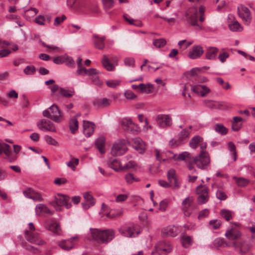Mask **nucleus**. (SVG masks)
<instances>
[{
    "instance_id": "nucleus-33",
    "label": "nucleus",
    "mask_w": 255,
    "mask_h": 255,
    "mask_svg": "<svg viewBox=\"0 0 255 255\" xmlns=\"http://www.w3.org/2000/svg\"><path fill=\"white\" fill-rule=\"evenodd\" d=\"M95 46L99 49H103L105 47V37L94 35L93 37Z\"/></svg>"
},
{
    "instance_id": "nucleus-4",
    "label": "nucleus",
    "mask_w": 255,
    "mask_h": 255,
    "mask_svg": "<svg viewBox=\"0 0 255 255\" xmlns=\"http://www.w3.org/2000/svg\"><path fill=\"white\" fill-rule=\"evenodd\" d=\"M119 231L122 236L128 238L135 237L140 233L138 226L132 223L127 224L121 226L119 229Z\"/></svg>"
},
{
    "instance_id": "nucleus-5",
    "label": "nucleus",
    "mask_w": 255,
    "mask_h": 255,
    "mask_svg": "<svg viewBox=\"0 0 255 255\" xmlns=\"http://www.w3.org/2000/svg\"><path fill=\"white\" fill-rule=\"evenodd\" d=\"M172 250V245L169 242L161 241L155 244L151 255H167Z\"/></svg>"
},
{
    "instance_id": "nucleus-15",
    "label": "nucleus",
    "mask_w": 255,
    "mask_h": 255,
    "mask_svg": "<svg viewBox=\"0 0 255 255\" xmlns=\"http://www.w3.org/2000/svg\"><path fill=\"white\" fill-rule=\"evenodd\" d=\"M193 198L188 196L186 197L182 202L181 209L184 214L186 217H189L192 212V204L193 203Z\"/></svg>"
},
{
    "instance_id": "nucleus-29",
    "label": "nucleus",
    "mask_w": 255,
    "mask_h": 255,
    "mask_svg": "<svg viewBox=\"0 0 255 255\" xmlns=\"http://www.w3.org/2000/svg\"><path fill=\"white\" fill-rule=\"evenodd\" d=\"M45 227L48 230L51 231L56 235H60L62 233L59 225L56 223H47L46 224Z\"/></svg>"
},
{
    "instance_id": "nucleus-9",
    "label": "nucleus",
    "mask_w": 255,
    "mask_h": 255,
    "mask_svg": "<svg viewBox=\"0 0 255 255\" xmlns=\"http://www.w3.org/2000/svg\"><path fill=\"white\" fill-rule=\"evenodd\" d=\"M196 193L199 195L197 201L199 204H203L209 200V188L207 186L200 185L196 188Z\"/></svg>"
},
{
    "instance_id": "nucleus-20",
    "label": "nucleus",
    "mask_w": 255,
    "mask_h": 255,
    "mask_svg": "<svg viewBox=\"0 0 255 255\" xmlns=\"http://www.w3.org/2000/svg\"><path fill=\"white\" fill-rule=\"evenodd\" d=\"M204 53L203 47L200 45H194L188 54V57L192 59L200 58Z\"/></svg>"
},
{
    "instance_id": "nucleus-14",
    "label": "nucleus",
    "mask_w": 255,
    "mask_h": 255,
    "mask_svg": "<svg viewBox=\"0 0 255 255\" xmlns=\"http://www.w3.org/2000/svg\"><path fill=\"white\" fill-rule=\"evenodd\" d=\"M156 121L157 125L163 128L170 127L172 124V118L168 115H158L156 118Z\"/></svg>"
},
{
    "instance_id": "nucleus-58",
    "label": "nucleus",
    "mask_w": 255,
    "mask_h": 255,
    "mask_svg": "<svg viewBox=\"0 0 255 255\" xmlns=\"http://www.w3.org/2000/svg\"><path fill=\"white\" fill-rule=\"evenodd\" d=\"M34 191L31 188H27L23 191V195L28 198L31 199Z\"/></svg>"
},
{
    "instance_id": "nucleus-22",
    "label": "nucleus",
    "mask_w": 255,
    "mask_h": 255,
    "mask_svg": "<svg viewBox=\"0 0 255 255\" xmlns=\"http://www.w3.org/2000/svg\"><path fill=\"white\" fill-rule=\"evenodd\" d=\"M232 246L234 247L235 250H239V253L241 255L245 254L250 250V246L244 242H234Z\"/></svg>"
},
{
    "instance_id": "nucleus-52",
    "label": "nucleus",
    "mask_w": 255,
    "mask_h": 255,
    "mask_svg": "<svg viewBox=\"0 0 255 255\" xmlns=\"http://www.w3.org/2000/svg\"><path fill=\"white\" fill-rule=\"evenodd\" d=\"M125 179L128 183H132L133 181L137 182L139 180L138 178L134 177L131 173L127 174L125 176Z\"/></svg>"
},
{
    "instance_id": "nucleus-41",
    "label": "nucleus",
    "mask_w": 255,
    "mask_h": 255,
    "mask_svg": "<svg viewBox=\"0 0 255 255\" xmlns=\"http://www.w3.org/2000/svg\"><path fill=\"white\" fill-rule=\"evenodd\" d=\"M203 141L202 137L196 135L194 136L189 142V145L192 148H196L198 144Z\"/></svg>"
},
{
    "instance_id": "nucleus-62",
    "label": "nucleus",
    "mask_w": 255,
    "mask_h": 255,
    "mask_svg": "<svg viewBox=\"0 0 255 255\" xmlns=\"http://www.w3.org/2000/svg\"><path fill=\"white\" fill-rule=\"evenodd\" d=\"M135 164L133 161H129L124 164H122V170L131 168L134 166Z\"/></svg>"
},
{
    "instance_id": "nucleus-18",
    "label": "nucleus",
    "mask_w": 255,
    "mask_h": 255,
    "mask_svg": "<svg viewBox=\"0 0 255 255\" xmlns=\"http://www.w3.org/2000/svg\"><path fill=\"white\" fill-rule=\"evenodd\" d=\"M55 200L58 206H63L67 209H69L71 207V204L70 202V198L67 196L58 194L55 196Z\"/></svg>"
},
{
    "instance_id": "nucleus-57",
    "label": "nucleus",
    "mask_w": 255,
    "mask_h": 255,
    "mask_svg": "<svg viewBox=\"0 0 255 255\" xmlns=\"http://www.w3.org/2000/svg\"><path fill=\"white\" fill-rule=\"evenodd\" d=\"M168 205V202L167 200H163L160 202L159 210L162 212H164Z\"/></svg>"
},
{
    "instance_id": "nucleus-13",
    "label": "nucleus",
    "mask_w": 255,
    "mask_h": 255,
    "mask_svg": "<svg viewBox=\"0 0 255 255\" xmlns=\"http://www.w3.org/2000/svg\"><path fill=\"white\" fill-rule=\"evenodd\" d=\"M190 134L189 129H184L181 130L178 134L177 139H171L169 143L172 146H177L181 144L186 142Z\"/></svg>"
},
{
    "instance_id": "nucleus-53",
    "label": "nucleus",
    "mask_w": 255,
    "mask_h": 255,
    "mask_svg": "<svg viewBox=\"0 0 255 255\" xmlns=\"http://www.w3.org/2000/svg\"><path fill=\"white\" fill-rule=\"evenodd\" d=\"M45 141L46 142L49 144L54 146L58 145V143L56 141L55 139L52 137L50 136L46 135L44 137Z\"/></svg>"
},
{
    "instance_id": "nucleus-28",
    "label": "nucleus",
    "mask_w": 255,
    "mask_h": 255,
    "mask_svg": "<svg viewBox=\"0 0 255 255\" xmlns=\"http://www.w3.org/2000/svg\"><path fill=\"white\" fill-rule=\"evenodd\" d=\"M108 166L116 171L122 170V162L117 159L111 158L108 161Z\"/></svg>"
},
{
    "instance_id": "nucleus-8",
    "label": "nucleus",
    "mask_w": 255,
    "mask_h": 255,
    "mask_svg": "<svg viewBox=\"0 0 255 255\" xmlns=\"http://www.w3.org/2000/svg\"><path fill=\"white\" fill-rule=\"evenodd\" d=\"M127 149L128 147L126 141L119 140L114 143L111 152L113 156H120L124 154Z\"/></svg>"
},
{
    "instance_id": "nucleus-50",
    "label": "nucleus",
    "mask_w": 255,
    "mask_h": 255,
    "mask_svg": "<svg viewBox=\"0 0 255 255\" xmlns=\"http://www.w3.org/2000/svg\"><path fill=\"white\" fill-rule=\"evenodd\" d=\"M221 225V222L219 220H211L209 222V225L210 227L213 229H218L220 228Z\"/></svg>"
},
{
    "instance_id": "nucleus-39",
    "label": "nucleus",
    "mask_w": 255,
    "mask_h": 255,
    "mask_svg": "<svg viewBox=\"0 0 255 255\" xmlns=\"http://www.w3.org/2000/svg\"><path fill=\"white\" fill-rule=\"evenodd\" d=\"M102 64L103 66L108 70V71H113L114 70L115 67L114 65L110 62L109 58L107 55H104L102 61Z\"/></svg>"
},
{
    "instance_id": "nucleus-26",
    "label": "nucleus",
    "mask_w": 255,
    "mask_h": 255,
    "mask_svg": "<svg viewBox=\"0 0 255 255\" xmlns=\"http://www.w3.org/2000/svg\"><path fill=\"white\" fill-rule=\"evenodd\" d=\"M95 125L89 121H83V133L87 137H90L93 133Z\"/></svg>"
},
{
    "instance_id": "nucleus-64",
    "label": "nucleus",
    "mask_w": 255,
    "mask_h": 255,
    "mask_svg": "<svg viewBox=\"0 0 255 255\" xmlns=\"http://www.w3.org/2000/svg\"><path fill=\"white\" fill-rule=\"evenodd\" d=\"M45 20L46 18L43 16L40 15L35 19V22L40 25H44Z\"/></svg>"
},
{
    "instance_id": "nucleus-1",
    "label": "nucleus",
    "mask_w": 255,
    "mask_h": 255,
    "mask_svg": "<svg viewBox=\"0 0 255 255\" xmlns=\"http://www.w3.org/2000/svg\"><path fill=\"white\" fill-rule=\"evenodd\" d=\"M205 7L203 5H200L199 8L196 6H193L189 8L185 14L186 19L187 22L192 26H197L200 29H202V26H200L198 23V13H199V20L203 22L205 20Z\"/></svg>"
},
{
    "instance_id": "nucleus-42",
    "label": "nucleus",
    "mask_w": 255,
    "mask_h": 255,
    "mask_svg": "<svg viewBox=\"0 0 255 255\" xmlns=\"http://www.w3.org/2000/svg\"><path fill=\"white\" fill-rule=\"evenodd\" d=\"M214 130L221 135H225L228 132V129L221 124H217L214 126Z\"/></svg>"
},
{
    "instance_id": "nucleus-49",
    "label": "nucleus",
    "mask_w": 255,
    "mask_h": 255,
    "mask_svg": "<svg viewBox=\"0 0 255 255\" xmlns=\"http://www.w3.org/2000/svg\"><path fill=\"white\" fill-rule=\"evenodd\" d=\"M65 59L64 63H65L66 65L72 68L75 67V61L71 57L65 55Z\"/></svg>"
},
{
    "instance_id": "nucleus-31",
    "label": "nucleus",
    "mask_w": 255,
    "mask_h": 255,
    "mask_svg": "<svg viewBox=\"0 0 255 255\" xmlns=\"http://www.w3.org/2000/svg\"><path fill=\"white\" fill-rule=\"evenodd\" d=\"M181 241L182 246L185 248L190 247L193 243L192 237L186 235L184 234L181 235Z\"/></svg>"
},
{
    "instance_id": "nucleus-40",
    "label": "nucleus",
    "mask_w": 255,
    "mask_h": 255,
    "mask_svg": "<svg viewBox=\"0 0 255 255\" xmlns=\"http://www.w3.org/2000/svg\"><path fill=\"white\" fill-rule=\"evenodd\" d=\"M220 214L222 218L227 221H229L233 218V213L227 209H222L221 210Z\"/></svg>"
},
{
    "instance_id": "nucleus-44",
    "label": "nucleus",
    "mask_w": 255,
    "mask_h": 255,
    "mask_svg": "<svg viewBox=\"0 0 255 255\" xmlns=\"http://www.w3.org/2000/svg\"><path fill=\"white\" fill-rule=\"evenodd\" d=\"M233 179L235 180L237 185L239 186L245 187L249 182V180L243 177H237L234 176Z\"/></svg>"
},
{
    "instance_id": "nucleus-45",
    "label": "nucleus",
    "mask_w": 255,
    "mask_h": 255,
    "mask_svg": "<svg viewBox=\"0 0 255 255\" xmlns=\"http://www.w3.org/2000/svg\"><path fill=\"white\" fill-rule=\"evenodd\" d=\"M166 44V41L163 38L156 39H154L153 41V44L156 48L163 47Z\"/></svg>"
},
{
    "instance_id": "nucleus-7",
    "label": "nucleus",
    "mask_w": 255,
    "mask_h": 255,
    "mask_svg": "<svg viewBox=\"0 0 255 255\" xmlns=\"http://www.w3.org/2000/svg\"><path fill=\"white\" fill-rule=\"evenodd\" d=\"M4 154L3 158L9 162L15 161L18 156L12 151L9 145L0 142V154Z\"/></svg>"
},
{
    "instance_id": "nucleus-60",
    "label": "nucleus",
    "mask_w": 255,
    "mask_h": 255,
    "mask_svg": "<svg viewBox=\"0 0 255 255\" xmlns=\"http://www.w3.org/2000/svg\"><path fill=\"white\" fill-rule=\"evenodd\" d=\"M65 55L56 57L54 58L53 62L56 64L64 63Z\"/></svg>"
},
{
    "instance_id": "nucleus-24",
    "label": "nucleus",
    "mask_w": 255,
    "mask_h": 255,
    "mask_svg": "<svg viewBox=\"0 0 255 255\" xmlns=\"http://www.w3.org/2000/svg\"><path fill=\"white\" fill-rule=\"evenodd\" d=\"M132 145L134 148L140 153H143L145 149V143L139 137H136L132 139Z\"/></svg>"
},
{
    "instance_id": "nucleus-6",
    "label": "nucleus",
    "mask_w": 255,
    "mask_h": 255,
    "mask_svg": "<svg viewBox=\"0 0 255 255\" xmlns=\"http://www.w3.org/2000/svg\"><path fill=\"white\" fill-rule=\"evenodd\" d=\"M193 162L200 169L207 168L210 163V158L208 152H200L198 156L193 159Z\"/></svg>"
},
{
    "instance_id": "nucleus-10",
    "label": "nucleus",
    "mask_w": 255,
    "mask_h": 255,
    "mask_svg": "<svg viewBox=\"0 0 255 255\" xmlns=\"http://www.w3.org/2000/svg\"><path fill=\"white\" fill-rule=\"evenodd\" d=\"M238 13L244 24L248 26L249 25L252 19L249 9L245 6L241 5L238 7Z\"/></svg>"
},
{
    "instance_id": "nucleus-56",
    "label": "nucleus",
    "mask_w": 255,
    "mask_h": 255,
    "mask_svg": "<svg viewBox=\"0 0 255 255\" xmlns=\"http://www.w3.org/2000/svg\"><path fill=\"white\" fill-rule=\"evenodd\" d=\"M35 70V68L33 66H27L24 69V72L26 75H31L33 74Z\"/></svg>"
},
{
    "instance_id": "nucleus-55",
    "label": "nucleus",
    "mask_w": 255,
    "mask_h": 255,
    "mask_svg": "<svg viewBox=\"0 0 255 255\" xmlns=\"http://www.w3.org/2000/svg\"><path fill=\"white\" fill-rule=\"evenodd\" d=\"M66 19V16L65 15H62L61 16L56 17L54 19V25L55 26H58L62 23Z\"/></svg>"
},
{
    "instance_id": "nucleus-17",
    "label": "nucleus",
    "mask_w": 255,
    "mask_h": 255,
    "mask_svg": "<svg viewBox=\"0 0 255 255\" xmlns=\"http://www.w3.org/2000/svg\"><path fill=\"white\" fill-rule=\"evenodd\" d=\"M38 128L43 131L55 132L56 129L53 123L46 119H42L37 124Z\"/></svg>"
},
{
    "instance_id": "nucleus-51",
    "label": "nucleus",
    "mask_w": 255,
    "mask_h": 255,
    "mask_svg": "<svg viewBox=\"0 0 255 255\" xmlns=\"http://www.w3.org/2000/svg\"><path fill=\"white\" fill-rule=\"evenodd\" d=\"M216 197L220 200H225L227 198V196L222 189H218L216 192Z\"/></svg>"
},
{
    "instance_id": "nucleus-36",
    "label": "nucleus",
    "mask_w": 255,
    "mask_h": 255,
    "mask_svg": "<svg viewBox=\"0 0 255 255\" xmlns=\"http://www.w3.org/2000/svg\"><path fill=\"white\" fill-rule=\"evenodd\" d=\"M172 158L174 160H186L188 161L191 159V155L189 152L185 151L179 154L178 156L176 154H174Z\"/></svg>"
},
{
    "instance_id": "nucleus-30",
    "label": "nucleus",
    "mask_w": 255,
    "mask_h": 255,
    "mask_svg": "<svg viewBox=\"0 0 255 255\" xmlns=\"http://www.w3.org/2000/svg\"><path fill=\"white\" fill-rule=\"evenodd\" d=\"M219 49L215 47H210L207 48L206 52V58L209 60H215L216 58Z\"/></svg>"
},
{
    "instance_id": "nucleus-21",
    "label": "nucleus",
    "mask_w": 255,
    "mask_h": 255,
    "mask_svg": "<svg viewBox=\"0 0 255 255\" xmlns=\"http://www.w3.org/2000/svg\"><path fill=\"white\" fill-rule=\"evenodd\" d=\"M112 100L106 98L96 99L93 101V105L98 109H103L109 106Z\"/></svg>"
},
{
    "instance_id": "nucleus-23",
    "label": "nucleus",
    "mask_w": 255,
    "mask_h": 255,
    "mask_svg": "<svg viewBox=\"0 0 255 255\" xmlns=\"http://www.w3.org/2000/svg\"><path fill=\"white\" fill-rule=\"evenodd\" d=\"M167 179L169 182L174 184V188L178 189L180 184L178 182L175 170L173 168H170L167 172Z\"/></svg>"
},
{
    "instance_id": "nucleus-47",
    "label": "nucleus",
    "mask_w": 255,
    "mask_h": 255,
    "mask_svg": "<svg viewBox=\"0 0 255 255\" xmlns=\"http://www.w3.org/2000/svg\"><path fill=\"white\" fill-rule=\"evenodd\" d=\"M79 160L77 158H72L71 160L66 163V165L70 167L73 171L76 169V166L78 165Z\"/></svg>"
},
{
    "instance_id": "nucleus-35",
    "label": "nucleus",
    "mask_w": 255,
    "mask_h": 255,
    "mask_svg": "<svg viewBox=\"0 0 255 255\" xmlns=\"http://www.w3.org/2000/svg\"><path fill=\"white\" fill-rule=\"evenodd\" d=\"M79 123L76 117L70 119L69 123V129L72 133H75L78 129Z\"/></svg>"
},
{
    "instance_id": "nucleus-63",
    "label": "nucleus",
    "mask_w": 255,
    "mask_h": 255,
    "mask_svg": "<svg viewBox=\"0 0 255 255\" xmlns=\"http://www.w3.org/2000/svg\"><path fill=\"white\" fill-rule=\"evenodd\" d=\"M125 64L127 66L133 67L134 65V60L133 58L128 57L125 59Z\"/></svg>"
},
{
    "instance_id": "nucleus-12",
    "label": "nucleus",
    "mask_w": 255,
    "mask_h": 255,
    "mask_svg": "<svg viewBox=\"0 0 255 255\" xmlns=\"http://www.w3.org/2000/svg\"><path fill=\"white\" fill-rule=\"evenodd\" d=\"M182 230L180 226L170 225L163 228L161 231V235L163 237H176Z\"/></svg>"
},
{
    "instance_id": "nucleus-61",
    "label": "nucleus",
    "mask_w": 255,
    "mask_h": 255,
    "mask_svg": "<svg viewBox=\"0 0 255 255\" xmlns=\"http://www.w3.org/2000/svg\"><path fill=\"white\" fill-rule=\"evenodd\" d=\"M229 54L227 52H224L219 55L218 59L222 62L224 63L226 61V59L229 57Z\"/></svg>"
},
{
    "instance_id": "nucleus-32",
    "label": "nucleus",
    "mask_w": 255,
    "mask_h": 255,
    "mask_svg": "<svg viewBox=\"0 0 255 255\" xmlns=\"http://www.w3.org/2000/svg\"><path fill=\"white\" fill-rule=\"evenodd\" d=\"M35 213L36 215H40L42 213L51 214V211L47 206L43 204H38L35 207Z\"/></svg>"
},
{
    "instance_id": "nucleus-27",
    "label": "nucleus",
    "mask_w": 255,
    "mask_h": 255,
    "mask_svg": "<svg viewBox=\"0 0 255 255\" xmlns=\"http://www.w3.org/2000/svg\"><path fill=\"white\" fill-rule=\"evenodd\" d=\"M225 236L230 240H237L241 236V233L236 228H231L226 231Z\"/></svg>"
},
{
    "instance_id": "nucleus-38",
    "label": "nucleus",
    "mask_w": 255,
    "mask_h": 255,
    "mask_svg": "<svg viewBox=\"0 0 255 255\" xmlns=\"http://www.w3.org/2000/svg\"><path fill=\"white\" fill-rule=\"evenodd\" d=\"M141 87V93L150 94L152 93L154 90V86L150 84H144L143 83L140 84Z\"/></svg>"
},
{
    "instance_id": "nucleus-25",
    "label": "nucleus",
    "mask_w": 255,
    "mask_h": 255,
    "mask_svg": "<svg viewBox=\"0 0 255 255\" xmlns=\"http://www.w3.org/2000/svg\"><path fill=\"white\" fill-rule=\"evenodd\" d=\"M84 202L82 203L84 209L87 210L91 206L94 205L95 201L92 195L88 192L84 193L83 194Z\"/></svg>"
},
{
    "instance_id": "nucleus-46",
    "label": "nucleus",
    "mask_w": 255,
    "mask_h": 255,
    "mask_svg": "<svg viewBox=\"0 0 255 255\" xmlns=\"http://www.w3.org/2000/svg\"><path fill=\"white\" fill-rule=\"evenodd\" d=\"M104 8L109 10L115 5L116 0H102Z\"/></svg>"
},
{
    "instance_id": "nucleus-19",
    "label": "nucleus",
    "mask_w": 255,
    "mask_h": 255,
    "mask_svg": "<svg viewBox=\"0 0 255 255\" xmlns=\"http://www.w3.org/2000/svg\"><path fill=\"white\" fill-rule=\"evenodd\" d=\"M78 239V237H72L68 240L60 241L58 245L63 250H70L73 249L76 245L75 241Z\"/></svg>"
},
{
    "instance_id": "nucleus-16",
    "label": "nucleus",
    "mask_w": 255,
    "mask_h": 255,
    "mask_svg": "<svg viewBox=\"0 0 255 255\" xmlns=\"http://www.w3.org/2000/svg\"><path fill=\"white\" fill-rule=\"evenodd\" d=\"M25 237L29 242L38 245H43L45 242L42 240L38 233H34L26 230L24 232Z\"/></svg>"
},
{
    "instance_id": "nucleus-43",
    "label": "nucleus",
    "mask_w": 255,
    "mask_h": 255,
    "mask_svg": "<svg viewBox=\"0 0 255 255\" xmlns=\"http://www.w3.org/2000/svg\"><path fill=\"white\" fill-rule=\"evenodd\" d=\"M229 27L232 31H241L243 27L237 20H234L232 23L229 24Z\"/></svg>"
},
{
    "instance_id": "nucleus-59",
    "label": "nucleus",
    "mask_w": 255,
    "mask_h": 255,
    "mask_svg": "<svg viewBox=\"0 0 255 255\" xmlns=\"http://www.w3.org/2000/svg\"><path fill=\"white\" fill-rule=\"evenodd\" d=\"M31 199L34 201L38 202L42 201L43 200L42 195L39 193L36 192L35 191H34Z\"/></svg>"
},
{
    "instance_id": "nucleus-11",
    "label": "nucleus",
    "mask_w": 255,
    "mask_h": 255,
    "mask_svg": "<svg viewBox=\"0 0 255 255\" xmlns=\"http://www.w3.org/2000/svg\"><path fill=\"white\" fill-rule=\"evenodd\" d=\"M121 125L122 128L128 132L136 133L140 131L139 127L134 124L130 119H123L122 121Z\"/></svg>"
},
{
    "instance_id": "nucleus-37",
    "label": "nucleus",
    "mask_w": 255,
    "mask_h": 255,
    "mask_svg": "<svg viewBox=\"0 0 255 255\" xmlns=\"http://www.w3.org/2000/svg\"><path fill=\"white\" fill-rule=\"evenodd\" d=\"M60 93L63 97L70 98L75 95V92L73 89H69L61 88L60 89Z\"/></svg>"
},
{
    "instance_id": "nucleus-3",
    "label": "nucleus",
    "mask_w": 255,
    "mask_h": 255,
    "mask_svg": "<svg viewBox=\"0 0 255 255\" xmlns=\"http://www.w3.org/2000/svg\"><path fill=\"white\" fill-rule=\"evenodd\" d=\"M42 114L44 117L50 119L57 123H60L64 120L63 113L55 104H53L48 109L44 110Z\"/></svg>"
},
{
    "instance_id": "nucleus-48",
    "label": "nucleus",
    "mask_w": 255,
    "mask_h": 255,
    "mask_svg": "<svg viewBox=\"0 0 255 255\" xmlns=\"http://www.w3.org/2000/svg\"><path fill=\"white\" fill-rule=\"evenodd\" d=\"M228 148L230 151L232 152L234 161H236L237 159V152L236 151V146L234 143L232 142H229L228 143Z\"/></svg>"
},
{
    "instance_id": "nucleus-2",
    "label": "nucleus",
    "mask_w": 255,
    "mask_h": 255,
    "mask_svg": "<svg viewBox=\"0 0 255 255\" xmlns=\"http://www.w3.org/2000/svg\"><path fill=\"white\" fill-rule=\"evenodd\" d=\"M90 231L93 239L99 243L109 242L113 240L115 235L113 230H100L97 229H91Z\"/></svg>"
},
{
    "instance_id": "nucleus-54",
    "label": "nucleus",
    "mask_w": 255,
    "mask_h": 255,
    "mask_svg": "<svg viewBox=\"0 0 255 255\" xmlns=\"http://www.w3.org/2000/svg\"><path fill=\"white\" fill-rule=\"evenodd\" d=\"M106 84L109 87L114 88L120 84V81L117 80H108L106 82Z\"/></svg>"
},
{
    "instance_id": "nucleus-34",
    "label": "nucleus",
    "mask_w": 255,
    "mask_h": 255,
    "mask_svg": "<svg viewBox=\"0 0 255 255\" xmlns=\"http://www.w3.org/2000/svg\"><path fill=\"white\" fill-rule=\"evenodd\" d=\"M105 138L103 136L99 137L95 143V145L99 149L101 154L105 153Z\"/></svg>"
}]
</instances>
